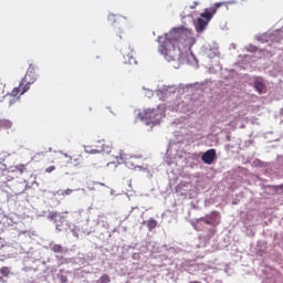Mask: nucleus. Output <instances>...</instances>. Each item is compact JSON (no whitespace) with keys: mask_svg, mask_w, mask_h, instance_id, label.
I'll return each instance as SVG.
<instances>
[{"mask_svg":"<svg viewBox=\"0 0 283 283\" xmlns=\"http://www.w3.org/2000/svg\"><path fill=\"white\" fill-rule=\"evenodd\" d=\"M158 43L160 54L170 63L180 59L182 50L193 48L196 38L189 31L174 29L168 34L158 36Z\"/></svg>","mask_w":283,"mask_h":283,"instance_id":"nucleus-1","label":"nucleus"},{"mask_svg":"<svg viewBox=\"0 0 283 283\" xmlns=\"http://www.w3.org/2000/svg\"><path fill=\"white\" fill-rule=\"evenodd\" d=\"M36 83V74H30L28 76V73H25L24 77L21 80L19 86L14 87L11 91L12 99L9 102V107H12L14 103H17L20 98V96H23L25 92L30 91V85Z\"/></svg>","mask_w":283,"mask_h":283,"instance_id":"nucleus-2","label":"nucleus"},{"mask_svg":"<svg viewBox=\"0 0 283 283\" xmlns=\"http://www.w3.org/2000/svg\"><path fill=\"white\" fill-rule=\"evenodd\" d=\"M218 8H220V3H216L213 7L206 9L200 18L195 22V28L197 32H205L207 25H209V21L213 19V14L218 12Z\"/></svg>","mask_w":283,"mask_h":283,"instance_id":"nucleus-3","label":"nucleus"},{"mask_svg":"<svg viewBox=\"0 0 283 283\" xmlns=\"http://www.w3.org/2000/svg\"><path fill=\"white\" fill-rule=\"evenodd\" d=\"M140 116L143 120H147V125H158L163 118V112L160 108H148L140 113Z\"/></svg>","mask_w":283,"mask_h":283,"instance_id":"nucleus-4","label":"nucleus"},{"mask_svg":"<svg viewBox=\"0 0 283 283\" xmlns=\"http://www.w3.org/2000/svg\"><path fill=\"white\" fill-rule=\"evenodd\" d=\"M200 222H203V224H209L210 227L220 224V213L213 211L210 214L206 216L205 218H201Z\"/></svg>","mask_w":283,"mask_h":283,"instance_id":"nucleus-5","label":"nucleus"},{"mask_svg":"<svg viewBox=\"0 0 283 283\" xmlns=\"http://www.w3.org/2000/svg\"><path fill=\"white\" fill-rule=\"evenodd\" d=\"M216 158H218V155L216 153V149L213 148L207 150L201 156V160L202 163H205V165H213V161L216 160Z\"/></svg>","mask_w":283,"mask_h":283,"instance_id":"nucleus-6","label":"nucleus"},{"mask_svg":"<svg viewBox=\"0 0 283 283\" xmlns=\"http://www.w3.org/2000/svg\"><path fill=\"white\" fill-rule=\"evenodd\" d=\"M122 54L125 60L124 63H128V65H136V57H134L133 49L129 51V49L125 46L124 49H122Z\"/></svg>","mask_w":283,"mask_h":283,"instance_id":"nucleus-7","label":"nucleus"},{"mask_svg":"<svg viewBox=\"0 0 283 283\" xmlns=\"http://www.w3.org/2000/svg\"><path fill=\"white\" fill-rule=\"evenodd\" d=\"M254 88L259 94H266V84L264 83V78L256 77L254 80Z\"/></svg>","mask_w":283,"mask_h":283,"instance_id":"nucleus-8","label":"nucleus"},{"mask_svg":"<svg viewBox=\"0 0 283 283\" xmlns=\"http://www.w3.org/2000/svg\"><path fill=\"white\" fill-rule=\"evenodd\" d=\"M70 165H73V167H81L83 165V155H81V153H77L71 156Z\"/></svg>","mask_w":283,"mask_h":283,"instance_id":"nucleus-9","label":"nucleus"},{"mask_svg":"<svg viewBox=\"0 0 283 283\" xmlns=\"http://www.w3.org/2000/svg\"><path fill=\"white\" fill-rule=\"evenodd\" d=\"M9 170L11 171V174H20L23 175L25 174V171H28V166L23 165V164H18L15 166H11L9 168Z\"/></svg>","mask_w":283,"mask_h":283,"instance_id":"nucleus-10","label":"nucleus"},{"mask_svg":"<svg viewBox=\"0 0 283 283\" xmlns=\"http://www.w3.org/2000/svg\"><path fill=\"white\" fill-rule=\"evenodd\" d=\"M12 128V122L9 119H0V132L1 129H11Z\"/></svg>","mask_w":283,"mask_h":283,"instance_id":"nucleus-11","label":"nucleus"},{"mask_svg":"<svg viewBox=\"0 0 283 283\" xmlns=\"http://www.w3.org/2000/svg\"><path fill=\"white\" fill-rule=\"evenodd\" d=\"M0 280H3V277H10V268L2 266L0 268Z\"/></svg>","mask_w":283,"mask_h":283,"instance_id":"nucleus-12","label":"nucleus"},{"mask_svg":"<svg viewBox=\"0 0 283 283\" xmlns=\"http://www.w3.org/2000/svg\"><path fill=\"white\" fill-rule=\"evenodd\" d=\"M147 227H148L149 231H151V230L156 229V227H158V221H156L155 219L150 218L147 221Z\"/></svg>","mask_w":283,"mask_h":283,"instance_id":"nucleus-13","label":"nucleus"},{"mask_svg":"<svg viewBox=\"0 0 283 283\" xmlns=\"http://www.w3.org/2000/svg\"><path fill=\"white\" fill-rule=\"evenodd\" d=\"M112 282V279L109 277V275L107 274H103L97 281L96 283H109Z\"/></svg>","mask_w":283,"mask_h":283,"instance_id":"nucleus-14","label":"nucleus"},{"mask_svg":"<svg viewBox=\"0 0 283 283\" xmlns=\"http://www.w3.org/2000/svg\"><path fill=\"white\" fill-rule=\"evenodd\" d=\"M52 251H53V253H63V245H61V244H54V245L52 247Z\"/></svg>","mask_w":283,"mask_h":283,"instance_id":"nucleus-15","label":"nucleus"},{"mask_svg":"<svg viewBox=\"0 0 283 283\" xmlns=\"http://www.w3.org/2000/svg\"><path fill=\"white\" fill-rule=\"evenodd\" d=\"M34 72H35L34 65L30 64L27 70V76H30V74H36Z\"/></svg>","mask_w":283,"mask_h":283,"instance_id":"nucleus-16","label":"nucleus"},{"mask_svg":"<svg viewBox=\"0 0 283 283\" xmlns=\"http://www.w3.org/2000/svg\"><path fill=\"white\" fill-rule=\"evenodd\" d=\"M103 150H98V149H90V147L85 148V153L86 154H101Z\"/></svg>","mask_w":283,"mask_h":283,"instance_id":"nucleus-17","label":"nucleus"},{"mask_svg":"<svg viewBox=\"0 0 283 283\" xmlns=\"http://www.w3.org/2000/svg\"><path fill=\"white\" fill-rule=\"evenodd\" d=\"M74 190H72V189H66V190H61L60 191V196H72V192H73Z\"/></svg>","mask_w":283,"mask_h":283,"instance_id":"nucleus-18","label":"nucleus"},{"mask_svg":"<svg viewBox=\"0 0 283 283\" xmlns=\"http://www.w3.org/2000/svg\"><path fill=\"white\" fill-rule=\"evenodd\" d=\"M56 218H59V212H50L49 213V220H56Z\"/></svg>","mask_w":283,"mask_h":283,"instance_id":"nucleus-19","label":"nucleus"},{"mask_svg":"<svg viewBox=\"0 0 283 283\" xmlns=\"http://www.w3.org/2000/svg\"><path fill=\"white\" fill-rule=\"evenodd\" d=\"M108 21L112 24L116 23V15L114 13L108 14Z\"/></svg>","mask_w":283,"mask_h":283,"instance_id":"nucleus-20","label":"nucleus"},{"mask_svg":"<svg viewBox=\"0 0 283 283\" xmlns=\"http://www.w3.org/2000/svg\"><path fill=\"white\" fill-rule=\"evenodd\" d=\"M56 170V167L55 166H50L45 169V172L46 174H52V171H55Z\"/></svg>","mask_w":283,"mask_h":283,"instance_id":"nucleus-21","label":"nucleus"},{"mask_svg":"<svg viewBox=\"0 0 283 283\" xmlns=\"http://www.w3.org/2000/svg\"><path fill=\"white\" fill-rule=\"evenodd\" d=\"M196 6H198V2H195V4H192L190 8L191 10H193V8H196Z\"/></svg>","mask_w":283,"mask_h":283,"instance_id":"nucleus-22","label":"nucleus"},{"mask_svg":"<svg viewBox=\"0 0 283 283\" xmlns=\"http://www.w3.org/2000/svg\"><path fill=\"white\" fill-rule=\"evenodd\" d=\"M190 283H200V282H198V281H192V282H190Z\"/></svg>","mask_w":283,"mask_h":283,"instance_id":"nucleus-23","label":"nucleus"},{"mask_svg":"<svg viewBox=\"0 0 283 283\" xmlns=\"http://www.w3.org/2000/svg\"><path fill=\"white\" fill-rule=\"evenodd\" d=\"M64 156L67 158V155H66V154H64Z\"/></svg>","mask_w":283,"mask_h":283,"instance_id":"nucleus-24","label":"nucleus"}]
</instances>
